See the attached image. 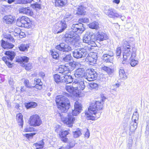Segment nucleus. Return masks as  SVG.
<instances>
[{
	"instance_id": "obj_1",
	"label": "nucleus",
	"mask_w": 149,
	"mask_h": 149,
	"mask_svg": "<svg viewBox=\"0 0 149 149\" xmlns=\"http://www.w3.org/2000/svg\"><path fill=\"white\" fill-rule=\"evenodd\" d=\"M103 104L102 99L91 104L88 110L85 111V113L87 119L95 120L99 118L102 112L99 111L102 109Z\"/></svg>"
},
{
	"instance_id": "obj_2",
	"label": "nucleus",
	"mask_w": 149,
	"mask_h": 149,
	"mask_svg": "<svg viewBox=\"0 0 149 149\" xmlns=\"http://www.w3.org/2000/svg\"><path fill=\"white\" fill-rule=\"evenodd\" d=\"M71 31L66 32L65 34V41L68 43L71 44L74 40H76L78 36L81 34L85 30L83 25L81 23L73 24L71 27Z\"/></svg>"
},
{
	"instance_id": "obj_3",
	"label": "nucleus",
	"mask_w": 149,
	"mask_h": 149,
	"mask_svg": "<svg viewBox=\"0 0 149 149\" xmlns=\"http://www.w3.org/2000/svg\"><path fill=\"white\" fill-rule=\"evenodd\" d=\"M82 110L81 104L78 101H76L74 104V109L72 111V113L68 114V118H65L63 121L64 123L68 125L69 127L72 126V124L75 120V117L80 113Z\"/></svg>"
},
{
	"instance_id": "obj_4",
	"label": "nucleus",
	"mask_w": 149,
	"mask_h": 149,
	"mask_svg": "<svg viewBox=\"0 0 149 149\" xmlns=\"http://www.w3.org/2000/svg\"><path fill=\"white\" fill-rule=\"evenodd\" d=\"M56 102L58 109L61 112L65 113L70 107V103L69 100L65 96L61 95L56 97Z\"/></svg>"
},
{
	"instance_id": "obj_5",
	"label": "nucleus",
	"mask_w": 149,
	"mask_h": 149,
	"mask_svg": "<svg viewBox=\"0 0 149 149\" xmlns=\"http://www.w3.org/2000/svg\"><path fill=\"white\" fill-rule=\"evenodd\" d=\"M73 17L72 15L69 13H66L63 18V21L59 22L56 24V31H54L55 33H61L64 31L67 27L66 22H70Z\"/></svg>"
},
{
	"instance_id": "obj_6",
	"label": "nucleus",
	"mask_w": 149,
	"mask_h": 149,
	"mask_svg": "<svg viewBox=\"0 0 149 149\" xmlns=\"http://www.w3.org/2000/svg\"><path fill=\"white\" fill-rule=\"evenodd\" d=\"M91 50L90 46L75 50L73 52V55L77 58H84L88 55V51Z\"/></svg>"
},
{
	"instance_id": "obj_7",
	"label": "nucleus",
	"mask_w": 149,
	"mask_h": 149,
	"mask_svg": "<svg viewBox=\"0 0 149 149\" xmlns=\"http://www.w3.org/2000/svg\"><path fill=\"white\" fill-rule=\"evenodd\" d=\"M5 54L7 56L3 57L2 60L4 61L8 67L11 68L12 67V64L9 61H12L13 60L15 56V53L14 52L8 51L6 52Z\"/></svg>"
},
{
	"instance_id": "obj_8",
	"label": "nucleus",
	"mask_w": 149,
	"mask_h": 149,
	"mask_svg": "<svg viewBox=\"0 0 149 149\" xmlns=\"http://www.w3.org/2000/svg\"><path fill=\"white\" fill-rule=\"evenodd\" d=\"M104 13L109 17L115 18L119 17L120 15L118 13L114 8H110L107 6L104 10Z\"/></svg>"
},
{
	"instance_id": "obj_9",
	"label": "nucleus",
	"mask_w": 149,
	"mask_h": 149,
	"mask_svg": "<svg viewBox=\"0 0 149 149\" xmlns=\"http://www.w3.org/2000/svg\"><path fill=\"white\" fill-rule=\"evenodd\" d=\"M29 122L31 125L35 127L39 126L42 123V121L40 116L37 114L31 116Z\"/></svg>"
},
{
	"instance_id": "obj_10",
	"label": "nucleus",
	"mask_w": 149,
	"mask_h": 149,
	"mask_svg": "<svg viewBox=\"0 0 149 149\" xmlns=\"http://www.w3.org/2000/svg\"><path fill=\"white\" fill-rule=\"evenodd\" d=\"M92 36V33L90 31L87 32L84 35L83 38V42L84 43H86L87 45L85 47H88L89 45L90 46L91 50L92 49V47L93 46L91 45L94 42L91 40V37Z\"/></svg>"
},
{
	"instance_id": "obj_11",
	"label": "nucleus",
	"mask_w": 149,
	"mask_h": 149,
	"mask_svg": "<svg viewBox=\"0 0 149 149\" xmlns=\"http://www.w3.org/2000/svg\"><path fill=\"white\" fill-rule=\"evenodd\" d=\"M97 77V74L96 72L93 69L87 71L84 77L89 81H93L95 80Z\"/></svg>"
},
{
	"instance_id": "obj_12",
	"label": "nucleus",
	"mask_w": 149,
	"mask_h": 149,
	"mask_svg": "<svg viewBox=\"0 0 149 149\" xmlns=\"http://www.w3.org/2000/svg\"><path fill=\"white\" fill-rule=\"evenodd\" d=\"M132 53L130 56V63L132 67H134L139 62L137 60L134 59L136 56V49L135 47L132 49Z\"/></svg>"
},
{
	"instance_id": "obj_13",
	"label": "nucleus",
	"mask_w": 149,
	"mask_h": 149,
	"mask_svg": "<svg viewBox=\"0 0 149 149\" xmlns=\"http://www.w3.org/2000/svg\"><path fill=\"white\" fill-rule=\"evenodd\" d=\"M72 85L75 86V90L78 91L83 90L85 87L84 81L77 79L75 80L73 82Z\"/></svg>"
},
{
	"instance_id": "obj_14",
	"label": "nucleus",
	"mask_w": 149,
	"mask_h": 149,
	"mask_svg": "<svg viewBox=\"0 0 149 149\" xmlns=\"http://www.w3.org/2000/svg\"><path fill=\"white\" fill-rule=\"evenodd\" d=\"M56 48L60 51L68 52L72 49L71 47L68 45L64 43H61L56 47Z\"/></svg>"
},
{
	"instance_id": "obj_15",
	"label": "nucleus",
	"mask_w": 149,
	"mask_h": 149,
	"mask_svg": "<svg viewBox=\"0 0 149 149\" xmlns=\"http://www.w3.org/2000/svg\"><path fill=\"white\" fill-rule=\"evenodd\" d=\"M107 34L102 32H98L95 35V39L100 41L108 39Z\"/></svg>"
},
{
	"instance_id": "obj_16",
	"label": "nucleus",
	"mask_w": 149,
	"mask_h": 149,
	"mask_svg": "<svg viewBox=\"0 0 149 149\" xmlns=\"http://www.w3.org/2000/svg\"><path fill=\"white\" fill-rule=\"evenodd\" d=\"M4 23L8 25H10L13 24L15 22L14 17L11 15H6L3 19Z\"/></svg>"
},
{
	"instance_id": "obj_17",
	"label": "nucleus",
	"mask_w": 149,
	"mask_h": 149,
	"mask_svg": "<svg viewBox=\"0 0 149 149\" xmlns=\"http://www.w3.org/2000/svg\"><path fill=\"white\" fill-rule=\"evenodd\" d=\"M84 69V68H79L75 71L74 76L77 79H80L85 77Z\"/></svg>"
},
{
	"instance_id": "obj_18",
	"label": "nucleus",
	"mask_w": 149,
	"mask_h": 149,
	"mask_svg": "<svg viewBox=\"0 0 149 149\" xmlns=\"http://www.w3.org/2000/svg\"><path fill=\"white\" fill-rule=\"evenodd\" d=\"M86 57V61L87 62H89L90 65H93L96 63L97 58V56L93 55L91 56L88 54Z\"/></svg>"
},
{
	"instance_id": "obj_19",
	"label": "nucleus",
	"mask_w": 149,
	"mask_h": 149,
	"mask_svg": "<svg viewBox=\"0 0 149 149\" xmlns=\"http://www.w3.org/2000/svg\"><path fill=\"white\" fill-rule=\"evenodd\" d=\"M19 12L21 13L25 14L30 15H32L33 14V12L29 7H21L19 9Z\"/></svg>"
},
{
	"instance_id": "obj_20",
	"label": "nucleus",
	"mask_w": 149,
	"mask_h": 149,
	"mask_svg": "<svg viewBox=\"0 0 149 149\" xmlns=\"http://www.w3.org/2000/svg\"><path fill=\"white\" fill-rule=\"evenodd\" d=\"M29 60V58L26 56H18L17 57L16 61L20 63L22 65L27 63Z\"/></svg>"
},
{
	"instance_id": "obj_21",
	"label": "nucleus",
	"mask_w": 149,
	"mask_h": 149,
	"mask_svg": "<svg viewBox=\"0 0 149 149\" xmlns=\"http://www.w3.org/2000/svg\"><path fill=\"white\" fill-rule=\"evenodd\" d=\"M55 6L61 8L64 7L67 3V0H55Z\"/></svg>"
},
{
	"instance_id": "obj_22",
	"label": "nucleus",
	"mask_w": 149,
	"mask_h": 149,
	"mask_svg": "<svg viewBox=\"0 0 149 149\" xmlns=\"http://www.w3.org/2000/svg\"><path fill=\"white\" fill-rule=\"evenodd\" d=\"M1 45L3 48L5 49H11L14 46L12 43L6 42L3 40H1Z\"/></svg>"
},
{
	"instance_id": "obj_23",
	"label": "nucleus",
	"mask_w": 149,
	"mask_h": 149,
	"mask_svg": "<svg viewBox=\"0 0 149 149\" xmlns=\"http://www.w3.org/2000/svg\"><path fill=\"white\" fill-rule=\"evenodd\" d=\"M68 132L67 131H63L61 132L59 135L61 140L64 142H66L67 141L68 139L67 138V135L68 134Z\"/></svg>"
},
{
	"instance_id": "obj_24",
	"label": "nucleus",
	"mask_w": 149,
	"mask_h": 149,
	"mask_svg": "<svg viewBox=\"0 0 149 149\" xmlns=\"http://www.w3.org/2000/svg\"><path fill=\"white\" fill-rule=\"evenodd\" d=\"M123 46L124 49V52H125L126 50L128 51L129 53H132L131 51L130 46L129 43L126 41L123 40Z\"/></svg>"
},
{
	"instance_id": "obj_25",
	"label": "nucleus",
	"mask_w": 149,
	"mask_h": 149,
	"mask_svg": "<svg viewBox=\"0 0 149 149\" xmlns=\"http://www.w3.org/2000/svg\"><path fill=\"white\" fill-rule=\"evenodd\" d=\"M23 116L22 115L21 113H19L17 114L16 116V119L18 123V125L21 126L22 127H23Z\"/></svg>"
},
{
	"instance_id": "obj_26",
	"label": "nucleus",
	"mask_w": 149,
	"mask_h": 149,
	"mask_svg": "<svg viewBox=\"0 0 149 149\" xmlns=\"http://www.w3.org/2000/svg\"><path fill=\"white\" fill-rule=\"evenodd\" d=\"M102 69L106 71L109 76L111 77L113 75L114 70L109 67L104 66L102 68Z\"/></svg>"
},
{
	"instance_id": "obj_27",
	"label": "nucleus",
	"mask_w": 149,
	"mask_h": 149,
	"mask_svg": "<svg viewBox=\"0 0 149 149\" xmlns=\"http://www.w3.org/2000/svg\"><path fill=\"white\" fill-rule=\"evenodd\" d=\"M128 51L126 50L125 52L123 53V61H122V63L123 64H127V60L128 58L130 57L131 53H129L127 52Z\"/></svg>"
},
{
	"instance_id": "obj_28",
	"label": "nucleus",
	"mask_w": 149,
	"mask_h": 149,
	"mask_svg": "<svg viewBox=\"0 0 149 149\" xmlns=\"http://www.w3.org/2000/svg\"><path fill=\"white\" fill-rule=\"evenodd\" d=\"M54 80L56 83L61 82L63 81V76H60L57 74H56L53 76Z\"/></svg>"
},
{
	"instance_id": "obj_29",
	"label": "nucleus",
	"mask_w": 149,
	"mask_h": 149,
	"mask_svg": "<svg viewBox=\"0 0 149 149\" xmlns=\"http://www.w3.org/2000/svg\"><path fill=\"white\" fill-rule=\"evenodd\" d=\"M35 81L36 82V85L34 87L39 90H41L42 88V83L41 82V80L38 78L35 79Z\"/></svg>"
},
{
	"instance_id": "obj_30",
	"label": "nucleus",
	"mask_w": 149,
	"mask_h": 149,
	"mask_svg": "<svg viewBox=\"0 0 149 149\" xmlns=\"http://www.w3.org/2000/svg\"><path fill=\"white\" fill-rule=\"evenodd\" d=\"M44 142L43 141V140H41L38 143H34L33 146L36 148V149H43Z\"/></svg>"
},
{
	"instance_id": "obj_31",
	"label": "nucleus",
	"mask_w": 149,
	"mask_h": 149,
	"mask_svg": "<svg viewBox=\"0 0 149 149\" xmlns=\"http://www.w3.org/2000/svg\"><path fill=\"white\" fill-rule=\"evenodd\" d=\"M63 81L67 84L70 83L73 81V79L72 76L67 75L63 76Z\"/></svg>"
},
{
	"instance_id": "obj_32",
	"label": "nucleus",
	"mask_w": 149,
	"mask_h": 149,
	"mask_svg": "<svg viewBox=\"0 0 149 149\" xmlns=\"http://www.w3.org/2000/svg\"><path fill=\"white\" fill-rule=\"evenodd\" d=\"M89 27L91 29H98L99 28V23L97 22H94L88 24Z\"/></svg>"
},
{
	"instance_id": "obj_33",
	"label": "nucleus",
	"mask_w": 149,
	"mask_h": 149,
	"mask_svg": "<svg viewBox=\"0 0 149 149\" xmlns=\"http://www.w3.org/2000/svg\"><path fill=\"white\" fill-rule=\"evenodd\" d=\"M103 61L106 62L112 63L113 61V57L104 54L103 55Z\"/></svg>"
},
{
	"instance_id": "obj_34",
	"label": "nucleus",
	"mask_w": 149,
	"mask_h": 149,
	"mask_svg": "<svg viewBox=\"0 0 149 149\" xmlns=\"http://www.w3.org/2000/svg\"><path fill=\"white\" fill-rule=\"evenodd\" d=\"M85 8L82 6H80L77 8V14L79 15H83L85 14Z\"/></svg>"
},
{
	"instance_id": "obj_35",
	"label": "nucleus",
	"mask_w": 149,
	"mask_h": 149,
	"mask_svg": "<svg viewBox=\"0 0 149 149\" xmlns=\"http://www.w3.org/2000/svg\"><path fill=\"white\" fill-rule=\"evenodd\" d=\"M27 17L25 16H22L21 17H19L18 18L17 20V24L18 26H22V25H20V24L21 23L22 24L24 23V22L25 20L26 19V18Z\"/></svg>"
},
{
	"instance_id": "obj_36",
	"label": "nucleus",
	"mask_w": 149,
	"mask_h": 149,
	"mask_svg": "<svg viewBox=\"0 0 149 149\" xmlns=\"http://www.w3.org/2000/svg\"><path fill=\"white\" fill-rule=\"evenodd\" d=\"M23 24L24 25V26L25 27H28L30 28L31 26V24L32 22L31 20L29 18L27 17L26 19H25Z\"/></svg>"
},
{
	"instance_id": "obj_37",
	"label": "nucleus",
	"mask_w": 149,
	"mask_h": 149,
	"mask_svg": "<svg viewBox=\"0 0 149 149\" xmlns=\"http://www.w3.org/2000/svg\"><path fill=\"white\" fill-rule=\"evenodd\" d=\"M78 62H75L69 63L68 66V67H69V70L71 71H72L77 67V65H78Z\"/></svg>"
},
{
	"instance_id": "obj_38",
	"label": "nucleus",
	"mask_w": 149,
	"mask_h": 149,
	"mask_svg": "<svg viewBox=\"0 0 149 149\" xmlns=\"http://www.w3.org/2000/svg\"><path fill=\"white\" fill-rule=\"evenodd\" d=\"M119 77L120 79H125L127 78V76L123 69H120L119 71Z\"/></svg>"
},
{
	"instance_id": "obj_39",
	"label": "nucleus",
	"mask_w": 149,
	"mask_h": 149,
	"mask_svg": "<svg viewBox=\"0 0 149 149\" xmlns=\"http://www.w3.org/2000/svg\"><path fill=\"white\" fill-rule=\"evenodd\" d=\"M72 57L70 54H68L63 57L62 61L64 62H69L72 59Z\"/></svg>"
},
{
	"instance_id": "obj_40",
	"label": "nucleus",
	"mask_w": 149,
	"mask_h": 149,
	"mask_svg": "<svg viewBox=\"0 0 149 149\" xmlns=\"http://www.w3.org/2000/svg\"><path fill=\"white\" fill-rule=\"evenodd\" d=\"M37 106V103L34 102H30L25 104V106L27 109L35 108Z\"/></svg>"
},
{
	"instance_id": "obj_41",
	"label": "nucleus",
	"mask_w": 149,
	"mask_h": 149,
	"mask_svg": "<svg viewBox=\"0 0 149 149\" xmlns=\"http://www.w3.org/2000/svg\"><path fill=\"white\" fill-rule=\"evenodd\" d=\"M137 123H134L133 122H132L130 123V131L131 132H134L137 127Z\"/></svg>"
},
{
	"instance_id": "obj_42",
	"label": "nucleus",
	"mask_w": 149,
	"mask_h": 149,
	"mask_svg": "<svg viewBox=\"0 0 149 149\" xmlns=\"http://www.w3.org/2000/svg\"><path fill=\"white\" fill-rule=\"evenodd\" d=\"M29 47V44H22L19 47V48L21 51H25L27 50Z\"/></svg>"
},
{
	"instance_id": "obj_43",
	"label": "nucleus",
	"mask_w": 149,
	"mask_h": 149,
	"mask_svg": "<svg viewBox=\"0 0 149 149\" xmlns=\"http://www.w3.org/2000/svg\"><path fill=\"white\" fill-rule=\"evenodd\" d=\"M139 119V114L137 111L134 112L132 118V122L136 123Z\"/></svg>"
},
{
	"instance_id": "obj_44",
	"label": "nucleus",
	"mask_w": 149,
	"mask_h": 149,
	"mask_svg": "<svg viewBox=\"0 0 149 149\" xmlns=\"http://www.w3.org/2000/svg\"><path fill=\"white\" fill-rule=\"evenodd\" d=\"M22 67H24L26 70L29 71L32 68L33 66L32 63H29L27 64H24L22 65Z\"/></svg>"
},
{
	"instance_id": "obj_45",
	"label": "nucleus",
	"mask_w": 149,
	"mask_h": 149,
	"mask_svg": "<svg viewBox=\"0 0 149 149\" xmlns=\"http://www.w3.org/2000/svg\"><path fill=\"white\" fill-rule=\"evenodd\" d=\"M24 84V86L27 88H31L32 87H34V86H31V84L29 82V81L28 80H25Z\"/></svg>"
},
{
	"instance_id": "obj_46",
	"label": "nucleus",
	"mask_w": 149,
	"mask_h": 149,
	"mask_svg": "<svg viewBox=\"0 0 149 149\" xmlns=\"http://www.w3.org/2000/svg\"><path fill=\"white\" fill-rule=\"evenodd\" d=\"M73 134L74 137L77 138L81 135V133L80 130L79 129H78L75 131L73 132Z\"/></svg>"
},
{
	"instance_id": "obj_47",
	"label": "nucleus",
	"mask_w": 149,
	"mask_h": 149,
	"mask_svg": "<svg viewBox=\"0 0 149 149\" xmlns=\"http://www.w3.org/2000/svg\"><path fill=\"white\" fill-rule=\"evenodd\" d=\"M35 129L32 125L27 126L25 129V131L26 132H31L34 131Z\"/></svg>"
},
{
	"instance_id": "obj_48",
	"label": "nucleus",
	"mask_w": 149,
	"mask_h": 149,
	"mask_svg": "<svg viewBox=\"0 0 149 149\" xmlns=\"http://www.w3.org/2000/svg\"><path fill=\"white\" fill-rule=\"evenodd\" d=\"M33 0H19V3L20 4L31 3Z\"/></svg>"
},
{
	"instance_id": "obj_49",
	"label": "nucleus",
	"mask_w": 149,
	"mask_h": 149,
	"mask_svg": "<svg viewBox=\"0 0 149 149\" xmlns=\"http://www.w3.org/2000/svg\"><path fill=\"white\" fill-rule=\"evenodd\" d=\"M89 86L93 89H96L98 88V84L94 82L89 83Z\"/></svg>"
},
{
	"instance_id": "obj_50",
	"label": "nucleus",
	"mask_w": 149,
	"mask_h": 149,
	"mask_svg": "<svg viewBox=\"0 0 149 149\" xmlns=\"http://www.w3.org/2000/svg\"><path fill=\"white\" fill-rule=\"evenodd\" d=\"M65 89L68 92L70 93L72 92L74 89L73 87L71 86H67L65 87Z\"/></svg>"
},
{
	"instance_id": "obj_51",
	"label": "nucleus",
	"mask_w": 149,
	"mask_h": 149,
	"mask_svg": "<svg viewBox=\"0 0 149 149\" xmlns=\"http://www.w3.org/2000/svg\"><path fill=\"white\" fill-rule=\"evenodd\" d=\"M61 70H63V71L64 74H67L71 71L69 70V67H68V66H65L64 68H61Z\"/></svg>"
},
{
	"instance_id": "obj_52",
	"label": "nucleus",
	"mask_w": 149,
	"mask_h": 149,
	"mask_svg": "<svg viewBox=\"0 0 149 149\" xmlns=\"http://www.w3.org/2000/svg\"><path fill=\"white\" fill-rule=\"evenodd\" d=\"M51 55L53 58L55 59H57L59 56L58 54L56 52L51 51Z\"/></svg>"
},
{
	"instance_id": "obj_53",
	"label": "nucleus",
	"mask_w": 149,
	"mask_h": 149,
	"mask_svg": "<svg viewBox=\"0 0 149 149\" xmlns=\"http://www.w3.org/2000/svg\"><path fill=\"white\" fill-rule=\"evenodd\" d=\"M121 52V49L120 47H118L116 50V55L119 58L120 56Z\"/></svg>"
},
{
	"instance_id": "obj_54",
	"label": "nucleus",
	"mask_w": 149,
	"mask_h": 149,
	"mask_svg": "<svg viewBox=\"0 0 149 149\" xmlns=\"http://www.w3.org/2000/svg\"><path fill=\"white\" fill-rule=\"evenodd\" d=\"M79 21L80 22L87 23L89 22V19L87 18H80L79 19Z\"/></svg>"
},
{
	"instance_id": "obj_55",
	"label": "nucleus",
	"mask_w": 149,
	"mask_h": 149,
	"mask_svg": "<svg viewBox=\"0 0 149 149\" xmlns=\"http://www.w3.org/2000/svg\"><path fill=\"white\" fill-rule=\"evenodd\" d=\"M36 134L35 133H30L26 134V136L28 138L32 137L33 135Z\"/></svg>"
},
{
	"instance_id": "obj_56",
	"label": "nucleus",
	"mask_w": 149,
	"mask_h": 149,
	"mask_svg": "<svg viewBox=\"0 0 149 149\" xmlns=\"http://www.w3.org/2000/svg\"><path fill=\"white\" fill-rule=\"evenodd\" d=\"M108 56H109L111 57H113L114 55V53L112 51H109L108 52L107 54H105Z\"/></svg>"
},
{
	"instance_id": "obj_57",
	"label": "nucleus",
	"mask_w": 149,
	"mask_h": 149,
	"mask_svg": "<svg viewBox=\"0 0 149 149\" xmlns=\"http://www.w3.org/2000/svg\"><path fill=\"white\" fill-rule=\"evenodd\" d=\"M86 131L85 134V136L86 137L88 138L90 136V133L88 129H86Z\"/></svg>"
},
{
	"instance_id": "obj_58",
	"label": "nucleus",
	"mask_w": 149,
	"mask_h": 149,
	"mask_svg": "<svg viewBox=\"0 0 149 149\" xmlns=\"http://www.w3.org/2000/svg\"><path fill=\"white\" fill-rule=\"evenodd\" d=\"M9 83L10 85L11 86V87L12 88H13L14 87V82L13 81L12 79H10L9 81Z\"/></svg>"
},
{
	"instance_id": "obj_59",
	"label": "nucleus",
	"mask_w": 149,
	"mask_h": 149,
	"mask_svg": "<svg viewBox=\"0 0 149 149\" xmlns=\"http://www.w3.org/2000/svg\"><path fill=\"white\" fill-rule=\"evenodd\" d=\"M34 6L35 8H37L38 9H40L41 8V6L40 4L38 3H35L34 5Z\"/></svg>"
},
{
	"instance_id": "obj_60",
	"label": "nucleus",
	"mask_w": 149,
	"mask_h": 149,
	"mask_svg": "<svg viewBox=\"0 0 149 149\" xmlns=\"http://www.w3.org/2000/svg\"><path fill=\"white\" fill-rule=\"evenodd\" d=\"M39 75L40 76L43 78L45 77V74L43 72H41L39 73Z\"/></svg>"
},
{
	"instance_id": "obj_61",
	"label": "nucleus",
	"mask_w": 149,
	"mask_h": 149,
	"mask_svg": "<svg viewBox=\"0 0 149 149\" xmlns=\"http://www.w3.org/2000/svg\"><path fill=\"white\" fill-rule=\"evenodd\" d=\"M74 146V144L72 146H71L70 144L69 145H67V146L66 147V148L67 149H70L73 147Z\"/></svg>"
},
{
	"instance_id": "obj_62",
	"label": "nucleus",
	"mask_w": 149,
	"mask_h": 149,
	"mask_svg": "<svg viewBox=\"0 0 149 149\" xmlns=\"http://www.w3.org/2000/svg\"><path fill=\"white\" fill-rule=\"evenodd\" d=\"M120 84L118 83H116L115 84L113 85V87H115L116 88H118L120 86Z\"/></svg>"
},
{
	"instance_id": "obj_63",
	"label": "nucleus",
	"mask_w": 149,
	"mask_h": 149,
	"mask_svg": "<svg viewBox=\"0 0 149 149\" xmlns=\"http://www.w3.org/2000/svg\"><path fill=\"white\" fill-rule=\"evenodd\" d=\"M132 146V144L131 143H128L127 145V147L129 149H131Z\"/></svg>"
},
{
	"instance_id": "obj_64",
	"label": "nucleus",
	"mask_w": 149,
	"mask_h": 149,
	"mask_svg": "<svg viewBox=\"0 0 149 149\" xmlns=\"http://www.w3.org/2000/svg\"><path fill=\"white\" fill-rule=\"evenodd\" d=\"M120 9L122 10H125L126 8L124 5H122L120 7Z\"/></svg>"
}]
</instances>
